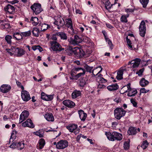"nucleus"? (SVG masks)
Returning <instances> with one entry per match:
<instances>
[{"label": "nucleus", "mask_w": 152, "mask_h": 152, "mask_svg": "<svg viewBox=\"0 0 152 152\" xmlns=\"http://www.w3.org/2000/svg\"><path fill=\"white\" fill-rule=\"evenodd\" d=\"M105 134L108 139L110 141H114L115 140L120 141L122 138V135L121 134L116 132H105Z\"/></svg>", "instance_id": "1"}, {"label": "nucleus", "mask_w": 152, "mask_h": 152, "mask_svg": "<svg viewBox=\"0 0 152 152\" xmlns=\"http://www.w3.org/2000/svg\"><path fill=\"white\" fill-rule=\"evenodd\" d=\"M126 112V111L122 108L118 107L114 110V115L116 119L120 120L125 115Z\"/></svg>", "instance_id": "2"}, {"label": "nucleus", "mask_w": 152, "mask_h": 152, "mask_svg": "<svg viewBox=\"0 0 152 152\" xmlns=\"http://www.w3.org/2000/svg\"><path fill=\"white\" fill-rule=\"evenodd\" d=\"M82 39L78 36L75 35L74 38L71 37L68 39V41L70 45L75 46L82 42Z\"/></svg>", "instance_id": "3"}, {"label": "nucleus", "mask_w": 152, "mask_h": 152, "mask_svg": "<svg viewBox=\"0 0 152 152\" xmlns=\"http://www.w3.org/2000/svg\"><path fill=\"white\" fill-rule=\"evenodd\" d=\"M126 86L127 89L126 91V92H128L127 94V96L129 97H133L137 93V91L136 89L132 88L131 87V83H129L127 85L124 86V87Z\"/></svg>", "instance_id": "4"}, {"label": "nucleus", "mask_w": 152, "mask_h": 152, "mask_svg": "<svg viewBox=\"0 0 152 152\" xmlns=\"http://www.w3.org/2000/svg\"><path fill=\"white\" fill-rule=\"evenodd\" d=\"M51 48L53 51H60L64 50L60 44L56 41L50 42Z\"/></svg>", "instance_id": "5"}, {"label": "nucleus", "mask_w": 152, "mask_h": 152, "mask_svg": "<svg viewBox=\"0 0 152 152\" xmlns=\"http://www.w3.org/2000/svg\"><path fill=\"white\" fill-rule=\"evenodd\" d=\"M139 34L140 36L144 37L146 31L145 23L144 20L141 21L139 26Z\"/></svg>", "instance_id": "6"}, {"label": "nucleus", "mask_w": 152, "mask_h": 152, "mask_svg": "<svg viewBox=\"0 0 152 152\" xmlns=\"http://www.w3.org/2000/svg\"><path fill=\"white\" fill-rule=\"evenodd\" d=\"M21 96L23 100L25 102H27L31 99L29 92L24 90L21 91Z\"/></svg>", "instance_id": "7"}, {"label": "nucleus", "mask_w": 152, "mask_h": 152, "mask_svg": "<svg viewBox=\"0 0 152 152\" xmlns=\"http://www.w3.org/2000/svg\"><path fill=\"white\" fill-rule=\"evenodd\" d=\"M54 23L58 26L57 28L58 29L60 28V27L63 26L65 24L64 20L61 17L58 18L54 22Z\"/></svg>", "instance_id": "8"}, {"label": "nucleus", "mask_w": 152, "mask_h": 152, "mask_svg": "<svg viewBox=\"0 0 152 152\" xmlns=\"http://www.w3.org/2000/svg\"><path fill=\"white\" fill-rule=\"evenodd\" d=\"M68 145V142L65 140H61L59 141L56 145V148L58 149H64Z\"/></svg>", "instance_id": "9"}, {"label": "nucleus", "mask_w": 152, "mask_h": 152, "mask_svg": "<svg viewBox=\"0 0 152 152\" xmlns=\"http://www.w3.org/2000/svg\"><path fill=\"white\" fill-rule=\"evenodd\" d=\"M29 115V112L27 110H24L20 114L19 119V123H22L26 120Z\"/></svg>", "instance_id": "10"}, {"label": "nucleus", "mask_w": 152, "mask_h": 152, "mask_svg": "<svg viewBox=\"0 0 152 152\" xmlns=\"http://www.w3.org/2000/svg\"><path fill=\"white\" fill-rule=\"evenodd\" d=\"M11 88V86L8 84H3L0 87V91L3 93L9 91Z\"/></svg>", "instance_id": "11"}, {"label": "nucleus", "mask_w": 152, "mask_h": 152, "mask_svg": "<svg viewBox=\"0 0 152 152\" xmlns=\"http://www.w3.org/2000/svg\"><path fill=\"white\" fill-rule=\"evenodd\" d=\"M141 60L139 58H136L134 60L129 61L128 63V65L131 64V66H132L134 68H135L138 66L139 65Z\"/></svg>", "instance_id": "12"}, {"label": "nucleus", "mask_w": 152, "mask_h": 152, "mask_svg": "<svg viewBox=\"0 0 152 152\" xmlns=\"http://www.w3.org/2000/svg\"><path fill=\"white\" fill-rule=\"evenodd\" d=\"M22 126L24 127H28L30 128H33L34 125L32 123L31 119H28L25 122L22 124Z\"/></svg>", "instance_id": "13"}, {"label": "nucleus", "mask_w": 152, "mask_h": 152, "mask_svg": "<svg viewBox=\"0 0 152 152\" xmlns=\"http://www.w3.org/2000/svg\"><path fill=\"white\" fill-rule=\"evenodd\" d=\"M62 103L65 106L69 108H73L75 106V103L69 100H65Z\"/></svg>", "instance_id": "14"}, {"label": "nucleus", "mask_w": 152, "mask_h": 152, "mask_svg": "<svg viewBox=\"0 0 152 152\" xmlns=\"http://www.w3.org/2000/svg\"><path fill=\"white\" fill-rule=\"evenodd\" d=\"M79 86L83 87L88 83V80L87 77H83L79 79Z\"/></svg>", "instance_id": "15"}, {"label": "nucleus", "mask_w": 152, "mask_h": 152, "mask_svg": "<svg viewBox=\"0 0 152 152\" xmlns=\"http://www.w3.org/2000/svg\"><path fill=\"white\" fill-rule=\"evenodd\" d=\"M79 117L81 121H84L86 118L87 115L84 111L82 110H80L78 111Z\"/></svg>", "instance_id": "16"}, {"label": "nucleus", "mask_w": 152, "mask_h": 152, "mask_svg": "<svg viewBox=\"0 0 152 152\" xmlns=\"http://www.w3.org/2000/svg\"><path fill=\"white\" fill-rule=\"evenodd\" d=\"M76 52L75 55L79 57L80 58L83 57L85 55V53L83 50L81 48L77 47V48Z\"/></svg>", "instance_id": "17"}, {"label": "nucleus", "mask_w": 152, "mask_h": 152, "mask_svg": "<svg viewBox=\"0 0 152 152\" xmlns=\"http://www.w3.org/2000/svg\"><path fill=\"white\" fill-rule=\"evenodd\" d=\"M5 11L9 14H13L15 10L14 7L10 4L8 5L4 8Z\"/></svg>", "instance_id": "18"}, {"label": "nucleus", "mask_w": 152, "mask_h": 152, "mask_svg": "<svg viewBox=\"0 0 152 152\" xmlns=\"http://www.w3.org/2000/svg\"><path fill=\"white\" fill-rule=\"evenodd\" d=\"M137 132V128L135 127H129L127 131L129 135H134L136 134Z\"/></svg>", "instance_id": "19"}, {"label": "nucleus", "mask_w": 152, "mask_h": 152, "mask_svg": "<svg viewBox=\"0 0 152 152\" xmlns=\"http://www.w3.org/2000/svg\"><path fill=\"white\" fill-rule=\"evenodd\" d=\"M66 25L68 28H69L72 30V32H74V30L72 26V22L71 19H66Z\"/></svg>", "instance_id": "20"}, {"label": "nucleus", "mask_w": 152, "mask_h": 152, "mask_svg": "<svg viewBox=\"0 0 152 152\" xmlns=\"http://www.w3.org/2000/svg\"><path fill=\"white\" fill-rule=\"evenodd\" d=\"M44 117L46 119L49 121H54V118L51 113H48L45 115Z\"/></svg>", "instance_id": "21"}, {"label": "nucleus", "mask_w": 152, "mask_h": 152, "mask_svg": "<svg viewBox=\"0 0 152 152\" xmlns=\"http://www.w3.org/2000/svg\"><path fill=\"white\" fill-rule=\"evenodd\" d=\"M77 127V124H73L69 125L66 126V128L69 130V132H73L74 130Z\"/></svg>", "instance_id": "22"}, {"label": "nucleus", "mask_w": 152, "mask_h": 152, "mask_svg": "<svg viewBox=\"0 0 152 152\" xmlns=\"http://www.w3.org/2000/svg\"><path fill=\"white\" fill-rule=\"evenodd\" d=\"M140 85L142 87H145L149 84V82L144 78H142L140 81Z\"/></svg>", "instance_id": "23"}, {"label": "nucleus", "mask_w": 152, "mask_h": 152, "mask_svg": "<svg viewBox=\"0 0 152 152\" xmlns=\"http://www.w3.org/2000/svg\"><path fill=\"white\" fill-rule=\"evenodd\" d=\"M81 92L80 91L76 90L74 91L72 94V97L73 99H75L80 95Z\"/></svg>", "instance_id": "24"}, {"label": "nucleus", "mask_w": 152, "mask_h": 152, "mask_svg": "<svg viewBox=\"0 0 152 152\" xmlns=\"http://www.w3.org/2000/svg\"><path fill=\"white\" fill-rule=\"evenodd\" d=\"M45 141L43 138H41L39 140V149L43 148L45 145Z\"/></svg>", "instance_id": "25"}, {"label": "nucleus", "mask_w": 152, "mask_h": 152, "mask_svg": "<svg viewBox=\"0 0 152 152\" xmlns=\"http://www.w3.org/2000/svg\"><path fill=\"white\" fill-rule=\"evenodd\" d=\"M17 56L18 57H21L25 54L26 51L23 49L21 48H18L17 50Z\"/></svg>", "instance_id": "26"}, {"label": "nucleus", "mask_w": 152, "mask_h": 152, "mask_svg": "<svg viewBox=\"0 0 152 152\" xmlns=\"http://www.w3.org/2000/svg\"><path fill=\"white\" fill-rule=\"evenodd\" d=\"M41 22L40 23L39 22V24H40L39 26V28H41V30H40V31H45L47 29V28L50 27V26L46 24H42L41 25Z\"/></svg>", "instance_id": "27"}, {"label": "nucleus", "mask_w": 152, "mask_h": 152, "mask_svg": "<svg viewBox=\"0 0 152 152\" xmlns=\"http://www.w3.org/2000/svg\"><path fill=\"white\" fill-rule=\"evenodd\" d=\"M118 88V86L117 84L112 85L109 86L107 87V89L110 91L116 90Z\"/></svg>", "instance_id": "28"}, {"label": "nucleus", "mask_w": 152, "mask_h": 152, "mask_svg": "<svg viewBox=\"0 0 152 152\" xmlns=\"http://www.w3.org/2000/svg\"><path fill=\"white\" fill-rule=\"evenodd\" d=\"M57 36L59 37L62 39L66 40L67 39V36L66 34L64 32H61L56 33Z\"/></svg>", "instance_id": "29"}, {"label": "nucleus", "mask_w": 152, "mask_h": 152, "mask_svg": "<svg viewBox=\"0 0 152 152\" xmlns=\"http://www.w3.org/2000/svg\"><path fill=\"white\" fill-rule=\"evenodd\" d=\"M21 32H15L14 33L13 35V37L17 40H20L23 39Z\"/></svg>", "instance_id": "30"}, {"label": "nucleus", "mask_w": 152, "mask_h": 152, "mask_svg": "<svg viewBox=\"0 0 152 152\" xmlns=\"http://www.w3.org/2000/svg\"><path fill=\"white\" fill-rule=\"evenodd\" d=\"M124 70L123 69H120L117 72V75L116 76V78L118 80H120L123 79V75Z\"/></svg>", "instance_id": "31"}, {"label": "nucleus", "mask_w": 152, "mask_h": 152, "mask_svg": "<svg viewBox=\"0 0 152 152\" xmlns=\"http://www.w3.org/2000/svg\"><path fill=\"white\" fill-rule=\"evenodd\" d=\"M31 8L33 11L34 12H35L36 14H37V10L38 9V4L34 3L31 7Z\"/></svg>", "instance_id": "32"}, {"label": "nucleus", "mask_w": 152, "mask_h": 152, "mask_svg": "<svg viewBox=\"0 0 152 152\" xmlns=\"http://www.w3.org/2000/svg\"><path fill=\"white\" fill-rule=\"evenodd\" d=\"M10 25L9 23H5L0 25V28L1 29H8L10 28Z\"/></svg>", "instance_id": "33"}, {"label": "nucleus", "mask_w": 152, "mask_h": 152, "mask_svg": "<svg viewBox=\"0 0 152 152\" xmlns=\"http://www.w3.org/2000/svg\"><path fill=\"white\" fill-rule=\"evenodd\" d=\"M31 20L32 21V24L34 26H36L38 24V18L37 17H32Z\"/></svg>", "instance_id": "34"}, {"label": "nucleus", "mask_w": 152, "mask_h": 152, "mask_svg": "<svg viewBox=\"0 0 152 152\" xmlns=\"http://www.w3.org/2000/svg\"><path fill=\"white\" fill-rule=\"evenodd\" d=\"M86 70L85 69L83 70V72H80L77 74L75 76V78L77 80L80 77L83 76L85 74Z\"/></svg>", "instance_id": "35"}, {"label": "nucleus", "mask_w": 152, "mask_h": 152, "mask_svg": "<svg viewBox=\"0 0 152 152\" xmlns=\"http://www.w3.org/2000/svg\"><path fill=\"white\" fill-rule=\"evenodd\" d=\"M140 2L142 5V7L145 8L148 4L149 0H139Z\"/></svg>", "instance_id": "36"}, {"label": "nucleus", "mask_w": 152, "mask_h": 152, "mask_svg": "<svg viewBox=\"0 0 152 152\" xmlns=\"http://www.w3.org/2000/svg\"><path fill=\"white\" fill-rule=\"evenodd\" d=\"M23 38V37H27L30 36L31 34V31L29 30L27 31L21 32Z\"/></svg>", "instance_id": "37"}, {"label": "nucleus", "mask_w": 152, "mask_h": 152, "mask_svg": "<svg viewBox=\"0 0 152 152\" xmlns=\"http://www.w3.org/2000/svg\"><path fill=\"white\" fill-rule=\"evenodd\" d=\"M24 143L22 142H18V150H21L24 147Z\"/></svg>", "instance_id": "38"}, {"label": "nucleus", "mask_w": 152, "mask_h": 152, "mask_svg": "<svg viewBox=\"0 0 152 152\" xmlns=\"http://www.w3.org/2000/svg\"><path fill=\"white\" fill-rule=\"evenodd\" d=\"M17 134V132L15 130H13L12 131L11 136L10 139V141H11V139H13V140L15 139L16 137L17 136L16 134Z\"/></svg>", "instance_id": "39"}, {"label": "nucleus", "mask_w": 152, "mask_h": 152, "mask_svg": "<svg viewBox=\"0 0 152 152\" xmlns=\"http://www.w3.org/2000/svg\"><path fill=\"white\" fill-rule=\"evenodd\" d=\"M12 38V37L11 36L9 35H6L5 37V39L6 42L8 44H11L12 42H11V39Z\"/></svg>", "instance_id": "40"}, {"label": "nucleus", "mask_w": 152, "mask_h": 152, "mask_svg": "<svg viewBox=\"0 0 152 152\" xmlns=\"http://www.w3.org/2000/svg\"><path fill=\"white\" fill-rule=\"evenodd\" d=\"M148 145V143L147 140L144 141L142 142L141 147L143 149H146Z\"/></svg>", "instance_id": "41"}, {"label": "nucleus", "mask_w": 152, "mask_h": 152, "mask_svg": "<svg viewBox=\"0 0 152 152\" xmlns=\"http://www.w3.org/2000/svg\"><path fill=\"white\" fill-rule=\"evenodd\" d=\"M72 49V47L70 46H68L65 50V53L69 55H71V50Z\"/></svg>", "instance_id": "42"}, {"label": "nucleus", "mask_w": 152, "mask_h": 152, "mask_svg": "<svg viewBox=\"0 0 152 152\" xmlns=\"http://www.w3.org/2000/svg\"><path fill=\"white\" fill-rule=\"evenodd\" d=\"M35 37H38V28L36 27L34 28L32 31Z\"/></svg>", "instance_id": "43"}, {"label": "nucleus", "mask_w": 152, "mask_h": 152, "mask_svg": "<svg viewBox=\"0 0 152 152\" xmlns=\"http://www.w3.org/2000/svg\"><path fill=\"white\" fill-rule=\"evenodd\" d=\"M129 141H127L124 142V148L125 150H128L129 148Z\"/></svg>", "instance_id": "44"}, {"label": "nucleus", "mask_w": 152, "mask_h": 152, "mask_svg": "<svg viewBox=\"0 0 152 152\" xmlns=\"http://www.w3.org/2000/svg\"><path fill=\"white\" fill-rule=\"evenodd\" d=\"M18 142H14L10 145V147L13 149H18Z\"/></svg>", "instance_id": "45"}, {"label": "nucleus", "mask_w": 152, "mask_h": 152, "mask_svg": "<svg viewBox=\"0 0 152 152\" xmlns=\"http://www.w3.org/2000/svg\"><path fill=\"white\" fill-rule=\"evenodd\" d=\"M105 40L107 42L110 49L111 50L113 48V45L110 39L109 38H108Z\"/></svg>", "instance_id": "46"}, {"label": "nucleus", "mask_w": 152, "mask_h": 152, "mask_svg": "<svg viewBox=\"0 0 152 152\" xmlns=\"http://www.w3.org/2000/svg\"><path fill=\"white\" fill-rule=\"evenodd\" d=\"M85 68L87 72L90 73L92 72V70L93 68V67H90L88 65H86L85 66Z\"/></svg>", "instance_id": "47"}, {"label": "nucleus", "mask_w": 152, "mask_h": 152, "mask_svg": "<svg viewBox=\"0 0 152 152\" xmlns=\"http://www.w3.org/2000/svg\"><path fill=\"white\" fill-rule=\"evenodd\" d=\"M100 69V70L96 75L94 74V70H92V75L94 76H95L96 75H97L99 73H100L102 71V68L101 66H99L98 67H97L96 69V70H97V69Z\"/></svg>", "instance_id": "48"}, {"label": "nucleus", "mask_w": 152, "mask_h": 152, "mask_svg": "<svg viewBox=\"0 0 152 152\" xmlns=\"http://www.w3.org/2000/svg\"><path fill=\"white\" fill-rule=\"evenodd\" d=\"M47 94H45L44 92H42L41 94V98L42 99L46 101Z\"/></svg>", "instance_id": "49"}, {"label": "nucleus", "mask_w": 152, "mask_h": 152, "mask_svg": "<svg viewBox=\"0 0 152 152\" xmlns=\"http://www.w3.org/2000/svg\"><path fill=\"white\" fill-rule=\"evenodd\" d=\"M54 94L47 95V99L46 101H51L53 98Z\"/></svg>", "instance_id": "50"}, {"label": "nucleus", "mask_w": 152, "mask_h": 152, "mask_svg": "<svg viewBox=\"0 0 152 152\" xmlns=\"http://www.w3.org/2000/svg\"><path fill=\"white\" fill-rule=\"evenodd\" d=\"M121 22L127 23L128 21L125 15H122L121 18Z\"/></svg>", "instance_id": "51"}, {"label": "nucleus", "mask_w": 152, "mask_h": 152, "mask_svg": "<svg viewBox=\"0 0 152 152\" xmlns=\"http://www.w3.org/2000/svg\"><path fill=\"white\" fill-rule=\"evenodd\" d=\"M110 2L109 1V0H107L105 2V8L106 9H108L111 8V6H109L107 8V6H110Z\"/></svg>", "instance_id": "52"}, {"label": "nucleus", "mask_w": 152, "mask_h": 152, "mask_svg": "<svg viewBox=\"0 0 152 152\" xmlns=\"http://www.w3.org/2000/svg\"><path fill=\"white\" fill-rule=\"evenodd\" d=\"M77 47H76L74 48H72V49L71 50V55H72L73 54H74L75 55L76 52V51L77 50Z\"/></svg>", "instance_id": "53"}, {"label": "nucleus", "mask_w": 152, "mask_h": 152, "mask_svg": "<svg viewBox=\"0 0 152 152\" xmlns=\"http://www.w3.org/2000/svg\"><path fill=\"white\" fill-rule=\"evenodd\" d=\"M16 84L18 87L20 88L22 90H23L24 89V87L23 86L21 85V83L19 82L18 81H16Z\"/></svg>", "instance_id": "54"}, {"label": "nucleus", "mask_w": 152, "mask_h": 152, "mask_svg": "<svg viewBox=\"0 0 152 152\" xmlns=\"http://www.w3.org/2000/svg\"><path fill=\"white\" fill-rule=\"evenodd\" d=\"M130 101L131 103L132 104L133 106L134 107H137V103L134 99H131Z\"/></svg>", "instance_id": "55"}, {"label": "nucleus", "mask_w": 152, "mask_h": 152, "mask_svg": "<svg viewBox=\"0 0 152 152\" xmlns=\"http://www.w3.org/2000/svg\"><path fill=\"white\" fill-rule=\"evenodd\" d=\"M44 131L43 130H39V137H43L44 136Z\"/></svg>", "instance_id": "56"}, {"label": "nucleus", "mask_w": 152, "mask_h": 152, "mask_svg": "<svg viewBox=\"0 0 152 152\" xmlns=\"http://www.w3.org/2000/svg\"><path fill=\"white\" fill-rule=\"evenodd\" d=\"M18 48V47H15L13 46L10 49L11 50V52H12V53H13V54L14 53H16L17 52V50Z\"/></svg>", "instance_id": "57"}, {"label": "nucleus", "mask_w": 152, "mask_h": 152, "mask_svg": "<svg viewBox=\"0 0 152 152\" xmlns=\"http://www.w3.org/2000/svg\"><path fill=\"white\" fill-rule=\"evenodd\" d=\"M149 91V90H146L145 88H142L140 90V92L142 93H146Z\"/></svg>", "instance_id": "58"}, {"label": "nucleus", "mask_w": 152, "mask_h": 152, "mask_svg": "<svg viewBox=\"0 0 152 152\" xmlns=\"http://www.w3.org/2000/svg\"><path fill=\"white\" fill-rule=\"evenodd\" d=\"M144 69H140L138 72H137L136 74H138L139 76H141L143 72Z\"/></svg>", "instance_id": "59"}, {"label": "nucleus", "mask_w": 152, "mask_h": 152, "mask_svg": "<svg viewBox=\"0 0 152 152\" xmlns=\"http://www.w3.org/2000/svg\"><path fill=\"white\" fill-rule=\"evenodd\" d=\"M107 82V80L104 79L103 77L100 78V79L99 80V83H106Z\"/></svg>", "instance_id": "60"}, {"label": "nucleus", "mask_w": 152, "mask_h": 152, "mask_svg": "<svg viewBox=\"0 0 152 152\" xmlns=\"http://www.w3.org/2000/svg\"><path fill=\"white\" fill-rule=\"evenodd\" d=\"M134 9H125V11L127 13H132L134 12Z\"/></svg>", "instance_id": "61"}, {"label": "nucleus", "mask_w": 152, "mask_h": 152, "mask_svg": "<svg viewBox=\"0 0 152 152\" xmlns=\"http://www.w3.org/2000/svg\"><path fill=\"white\" fill-rule=\"evenodd\" d=\"M5 50L10 56H12L14 55L13 53L11 52L10 49H6Z\"/></svg>", "instance_id": "62"}, {"label": "nucleus", "mask_w": 152, "mask_h": 152, "mask_svg": "<svg viewBox=\"0 0 152 152\" xmlns=\"http://www.w3.org/2000/svg\"><path fill=\"white\" fill-rule=\"evenodd\" d=\"M74 69L75 71H78L81 70H82V71H83V70L85 69H84L82 67H74Z\"/></svg>", "instance_id": "63"}, {"label": "nucleus", "mask_w": 152, "mask_h": 152, "mask_svg": "<svg viewBox=\"0 0 152 152\" xmlns=\"http://www.w3.org/2000/svg\"><path fill=\"white\" fill-rule=\"evenodd\" d=\"M80 131V129L77 127L74 130L73 132L75 134H76L79 132Z\"/></svg>", "instance_id": "64"}]
</instances>
